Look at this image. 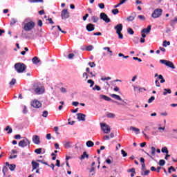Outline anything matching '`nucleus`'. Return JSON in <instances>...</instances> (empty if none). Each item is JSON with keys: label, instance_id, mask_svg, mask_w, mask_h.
I'll use <instances>...</instances> for the list:
<instances>
[{"label": "nucleus", "instance_id": "1", "mask_svg": "<svg viewBox=\"0 0 177 177\" xmlns=\"http://www.w3.org/2000/svg\"><path fill=\"white\" fill-rule=\"evenodd\" d=\"M22 26L24 31H31L35 27V23L31 18H26L22 22Z\"/></svg>", "mask_w": 177, "mask_h": 177}, {"label": "nucleus", "instance_id": "2", "mask_svg": "<svg viewBox=\"0 0 177 177\" xmlns=\"http://www.w3.org/2000/svg\"><path fill=\"white\" fill-rule=\"evenodd\" d=\"M15 68L17 71V73H24V71L27 68V66L26 64L23 63H17L15 64Z\"/></svg>", "mask_w": 177, "mask_h": 177}, {"label": "nucleus", "instance_id": "3", "mask_svg": "<svg viewBox=\"0 0 177 177\" xmlns=\"http://www.w3.org/2000/svg\"><path fill=\"white\" fill-rule=\"evenodd\" d=\"M33 89H34V91L35 92V93H37V95H42V93H45V88L38 87V86H37V84H35L33 85Z\"/></svg>", "mask_w": 177, "mask_h": 177}, {"label": "nucleus", "instance_id": "4", "mask_svg": "<svg viewBox=\"0 0 177 177\" xmlns=\"http://www.w3.org/2000/svg\"><path fill=\"white\" fill-rule=\"evenodd\" d=\"M162 15V10L160 9V8H158V9H156L153 11V12L152 13L151 17L153 19H157V18L160 17Z\"/></svg>", "mask_w": 177, "mask_h": 177}, {"label": "nucleus", "instance_id": "5", "mask_svg": "<svg viewBox=\"0 0 177 177\" xmlns=\"http://www.w3.org/2000/svg\"><path fill=\"white\" fill-rule=\"evenodd\" d=\"M160 63H162V64H165L167 67H170V68H175V65H174V63L171 61H167L165 59H160Z\"/></svg>", "mask_w": 177, "mask_h": 177}, {"label": "nucleus", "instance_id": "6", "mask_svg": "<svg viewBox=\"0 0 177 177\" xmlns=\"http://www.w3.org/2000/svg\"><path fill=\"white\" fill-rule=\"evenodd\" d=\"M100 125H101V129H102L104 133H110L111 131V129H110V126L104 123H100Z\"/></svg>", "mask_w": 177, "mask_h": 177}, {"label": "nucleus", "instance_id": "7", "mask_svg": "<svg viewBox=\"0 0 177 177\" xmlns=\"http://www.w3.org/2000/svg\"><path fill=\"white\" fill-rule=\"evenodd\" d=\"M30 143V140H28V139L25 138V139L21 140L18 145L19 147H27V146H28Z\"/></svg>", "mask_w": 177, "mask_h": 177}, {"label": "nucleus", "instance_id": "8", "mask_svg": "<svg viewBox=\"0 0 177 177\" xmlns=\"http://www.w3.org/2000/svg\"><path fill=\"white\" fill-rule=\"evenodd\" d=\"M100 19H101V20H103L104 21H105V23H110V21H111L110 18H109V16H107L106 15V13H104V12L100 13Z\"/></svg>", "mask_w": 177, "mask_h": 177}, {"label": "nucleus", "instance_id": "9", "mask_svg": "<svg viewBox=\"0 0 177 177\" xmlns=\"http://www.w3.org/2000/svg\"><path fill=\"white\" fill-rule=\"evenodd\" d=\"M31 106L35 109H39V107H41L42 104L37 100H34L31 102Z\"/></svg>", "mask_w": 177, "mask_h": 177}, {"label": "nucleus", "instance_id": "10", "mask_svg": "<svg viewBox=\"0 0 177 177\" xmlns=\"http://www.w3.org/2000/svg\"><path fill=\"white\" fill-rule=\"evenodd\" d=\"M61 17L62 19H68V17H70V13L68 12V11H67V10L64 9L62 11Z\"/></svg>", "mask_w": 177, "mask_h": 177}, {"label": "nucleus", "instance_id": "11", "mask_svg": "<svg viewBox=\"0 0 177 177\" xmlns=\"http://www.w3.org/2000/svg\"><path fill=\"white\" fill-rule=\"evenodd\" d=\"M86 29L87 30V31H88L89 32L94 31L95 30V25L92 24H88L86 26Z\"/></svg>", "mask_w": 177, "mask_h": 177}, {"label": "nucleus", "instance_id": "12", "mask_svg": "<svg viewBox=\"0 0 177 177\" xmlns=\"http://www.w3.org/2000/svg\"><path fill=\"white\" fill-rule=\"evenodd\" d=\"M32 142L35 145H39L41 143V140H39V136L35 135L32 137Z\"/></svg>", "mask_w": 177, "mask_h": 177}, {"label": "nucleus", "instance_id": "13", "mask_svg": "<svg viewBox=\"0 0 177 177\" xmlns=\"http://www.w3.org/2000/svg\"><path fill=\"white\" fill-rule=\"evenodd\" d=\"M32 171L34 172V171H35V169H38V168H39V163L35 162V160H32Z\"/></svg>", "mask_w": 177, "mask_h": 177}, {"label": "nucleus", "instance_id": "14", "mask_svg": "<svg viewBox=\"0 0 177 177\" xmlns=\"http://www.w3.org/2000/svg\"><path fill=\"white\" fill-rule=\"evenodd\" d=\"M114 29L116 30V34H118L122 31V24H119L114 27Z\"/></svg>", "mask_w": 177, "mask_h": 177}, {"label": "nucleus", "instance_id": "15", "mask_svg": "<svg viewBox=\"0 0 177 177\" xmlns=\"http://www.w3.org/2000/svg\"><path fill=\"white\" fill-rule=\"evenodd\" d=\"M77 115L78 121H85V118L86 117L85 114L79 113L77 114Z\"/></svg>", "mask_w": 177, "mask_h": 177}, {"label": "nucleus", "instance_id": "16", "mask_svg": "<svg viewBox=\"0 0 177 177\" xmlns=\"http://www.w3.org/2000/svg\"><path fill=\"white\" fill-rule=\"evenodd\" d=\"M170 136L172 139H177V129H174L171 133H170Z\"/></svg>", "mask_w": 177, "mask_h": 177}, {"label": "nucleus", "instance_id": "17", "mask_svg": "<svg viewBox=\"0 0 177 177\" xmlns=\"http://www.w3.org/2000/svg\"><path fill=\"white\" fill-rule=\"evenodd\" d=\"M32 62L33 64H41V59H39V58H38V57H34L32 59Z\"/></svg>", "mask_w": 177, "mask_h": 177}, {"label": "nucleus", "instance_id": "18", "mask_svg": "<svg viewBox=\"0 0 177 177\" xmlns=\"http://www.w3.org/2000/svg\"><path fill=\"white\" fill-rule=\"evenodd\" d=\"M129 129L130 131H133V132H135L136 135H139V133H140V129L136 127H130Z\"/></svg>", "mask_w": 177, "mask_h": 177}, {"label": "nucleus", "instance_id": "19", "mask_svg": "<svg viewBox=\"0 0 177 177\" xmlns=\"http://www.w3.org/2000/svg\"><path fill=\"white\" fill-rule=\"evenodd\" d=\"M63 145L66 149H70L71 148V142L70 141H63Z\"/></svg>", "mask_w": 177, "mask_h": 177}, {"label": "nucleus", "instance_id": "20", "mask_svg": "<svg viewBox=\"0 0 177 177\" xmlns=\"http://www.w3.org/2000/svg\"><path fill=\"white\" fill-rule=\"evenodd\" d=\"M151 30V26H148L147 28H144L141 32L142 33H145V34H149V32H150V31Z\"/></svg>", "mask_w": 177, "mask_h": 177}, {"label": "nucleus", "instance_id": "21", "mask_svg": "<svg viewBox=\"0 0 177 177\" xmlns=\"http://www.w3.org/2000/svg\"><path fill=\"white\" fill-rule=\"evenodd\" d=\"M111 96L113 99H115L116 100H120V102L122 101V99L121 98V97L117 94H111Z\"/></svg>", "mask_w": 177, "mask_h": 177}, {"label": "nucleus", "instance_id": "22", "mask_svg": "<svg viewBox=\"0 0 177 177\" xmlns=\"http://www.w3.org/2000/svg\"><path fill=\"white\" fill-rule=\"evenodd\" d=\"M4 131H6L7 133H12L13 132V129H12V127L10 126H7Z\"/></svg>", "mask_w": 177, "mask_h": 177}, {"label": "nucleus", "instance_id": "23", "mask_svg": "<svg viewBox=\"0 0 177 177\" xmlns=\"http://www.w3.org/2000/svg\"><path fill=\"white\" fill-rule=\"evenodd\" d=\"M103 50H106L108 52L109 56L113 55V50H110V47H104Z\"/></svg>", "mask_w": 177, "mask_h": 177}, {"label": "nucleus", "instance_id": "24", "mask_svg": "<svg viewBox=\"0 0 177 177\" xmlns=\"http://www.w3.org/2000/svg\"><path fill=\"white\" fill-rule=\"evenodd\" d=\"M168 93L169 94L172 93V91H171V89H169V88H165L164 89V92H163L164 96H167V95H168Z\"/></svg>", "mask_w": 177, "mask_h": 177}, {"label": "nucleus", "instance_id": "25", "mask_svg": "<svg viewBox=\"0 0 177 177\" xmlns=\"http://www.w3.org/2000/svg\"><path fill=\"white\" fill-rule=\"evenodd\" d=\"M86 145L87 147H93V146H95V143H93V142L91 140H88L86 142Z\"/></svg>", "mask_w": 177, "mask_h": 177}, {"label": "nucleus", "instance_id": "26", "mask_svg": "<svg viewBox=\"0 0 177 177\" xmlns=\"http://www.w3.org/2000/svg\"><path fill=\"white\" fill-rule=\"evenodd\" d=\"M91 20L93 23H97L99 21V17L96 16L91 17Z\"/></svg>", "mask_w": 177, "mask_h": 177}, {"label": "nucleus", "instance_id": "27", "mask_svg": "<svg viewBox=\"0 0 177 177\" xmlns=\"http://www.w3.org/2000/svg\"><path fill=\"white\" fill-rule=\"evenodd\" d=\"M84 158H89V155L86 153V152H84L82 155L80 160H84Z\"/></svg>", "mask_w": 177, "mask_h": 177}, {"label": "nucleus", "instance_id": "28", "mask_svg": "<svg viewBox=\"0 0 177 177\" xmlns=\"http://www.w3.org/2000/svg\"><path fill=\"white\" fill-rule=\"evenodd\" d=\"M171 45V42L167 41V40H165L162 44V46L165 48H167V46H169Z\"/></svg>", "mask_w": 177, "mask_h": 177}, {"label": "nucleus", "instance_id": "29", "mask_svg": "<svg viewBox=\"0 0 177 177\" xmlns=\"http://www.w3.org/2000/svg\"><path fill=\"white\" fill-rule=\"evenodd\" d=\"M88 84H90V88H92V86H93L95 85V82H93V80H88L87 81Z\"/></svg>", "mask_w": 177, "mask_h": 177}, {"label": "nucleus", "instance_id": "30", "mask_svg": "<svg viewBox=\"0 0 177 177\" xmlns=\"http://www.w3.org/2000/svg\"><path fill=\"white\" fill-rule=\"evenodd\" d=\"M16 23H17V19L12 18L10 21V26H14V24H16Z\"/></svg>", "mask_w": 177, "mask_h": 177}, {"label": "nucleus", "instance_id": "31", "mask_svg": "<svg viewBox=\"0 0 177 177\" xmlns=\"http://www.w3.org/2000/svg\"><path fill=\"white\" fill-rule=\"evenodd\" d=\"M106 117L108 118H114L115 117V115L114 113H109L106 115Z\"/></svg>", "mask_w": 177, "mask_h": 177}, {"label": "nucleus", "instance_id": "32", "mask_svg": "<svg viewBox=\"0 0 177 177\" xmlns=\"http://www.w3.org/2000/svg\"><path fill=\"white\" fill-rule=\"evenodd\" d=\"M35 153H36L37 154H41V153H42V148L35 149Z\"/></svg>", "mask_w": 177, "mask_h": 177}, {"label": "nucleus", "instance_id": "33", "mask_svg": "<svg viewBox=\"0 0 177 177\" xmlns=\"http://www.w3.org/2000/svg\"><path fill=\"white\" fill-rule=\"evenodd\" d=\"M162 153H166V154H168V148L167 147H164L162 148Z\"/></svg>", "mask_w": 177, "mask_h": 177}, {"label": "nucleus", "instance_id": "34", "mask_svg": "<svg viewBox=\"0 0 177 177\" xmlns=\"http://www.w3.org/2000/svg\"><path fill=\"white\" fill-rule=\"evenodd\" d=\"M127 32L129 34H130V35H133V34H134L133 30H132V28H129L127 29Z\"/></svg>", "mask_w": 177, "mask_h": 177}, {"label": "nucleus", "instance_id": "35", "mask_svg": "<svg viewBox=\"0 0 177 177\" xmlns=\"http://www.w3.org/2000/svg\"><path fill=\"white\" fill-rule=\"evenodd\" d=\"M15 169H16V165L12 164L9 167V169H10V171H13Z\"/></svg>", "mask_w": 177, "mask_h": 177}, {"label": "nucleus", "instance_id": "36", "mask_svg": "<svg viewBox=\"0 0 177 177\" xmlns=\"http://www.w3.org/2000/svg\"><path fill=\"white\" fill-rule=\"evenodd\" d=\"M100 86H99L98 85H95L94 87H93V91H100Z\"/></svg>", "mask_w": 177, "mask_h": 177}, {"label": "nucleus", "instance_id": "37", "mask_svg": "<svg viewBox=\"0 0 177 177\" xmlns=\"http://www.w3.org/2000/svg\"><path fill=\"white\" fill-rule=\"evenodd\" d=\"M135 20V17L133 16H129L127 17V21H133Z\"/></svg>", "mask_w": 177, "mask_h": 177}, {"label": "nucleus", "instance_id": "38", "mask_svg": "<svg viewBox=\"0 0 177 177\" xmlns=\"http://www.w3.org/2000/svg\"><path fill=\"white\" fill-rule=\"evenodd\" d=\"M152 156H156V148L154 147H151Z\"/></svg>", "mask_w": 177, "mask_h": 177}, {"label": "nucleus", "instance_id": "39", "mask_svg": "<svg viewBox=\"0 0 177 177\" xmlns=\"http://www.w3.org/2000/svg\"><path fill=\"white\" fill-rule=\"evenodd\" d=\"M150 174V170H146L144 173H141V175L146 176Z\"/></svg>", "mask_w": 177, "mask_h": 177}, {"label": "nucleus", "instance_id": "40", "mask_svg": "<svg viewBox=\"0 0 177 177\" xmlns=\"http://www.w3.org/2000/svg\"><path fill=\"white\" fill-rule=\"evenodd\" d=\"M159 165H160V167H162V166H164V165H165V160H160V161H159Z\"/></svg>", "mask_w": 177, "mask_h": 177}, {"label": "nucleus", "instance_id": "41", "mask_svg": "<svg viewBox=\"0 0 177 177\" xmlns=\"http://www.w3.org/2000/svg\"><path fill=\"white\" fill-rule=\"evenodd\" d=\"M48 111H44L43 112L42 117H44V118H46L48 117Z\"/></svg>", "mask_w": 177, "mask_h": 177}, {"label": "nucleus", "instance_id": "42", "mask_svg": "<svg viewBox=\"0 0 177 177\" xmlns=\"http://www.w3.org/2000/svg\"><path fill=\"white\" fill-rule=\"evenodd\" d=\"M156 97L154 96H151L149 100H148V103H153V101L155 100Z\"/></svg>", "mask_w": 177, "mask_h": 177}, {"label": "nucleus", "instance_id": "43", "mask_svg": "<svg viewBox=\"0 0 177 177\" xmlns=\"http://www.w3.org/2000/svg\"><path fill=\"white\" fill-rule=\"evenodd\" d=\"M30 2H31L32 3H34L35 2H40V3H42L44 2V0H29Z\"/></svg>", "mask_w": 177, "mask_h": 177}, {"label": "nucleus", "instance_id": "44", "mask_svg": "<svg viewBox=\"0 0 177 177\" xmlns=\"http://www.w3.org/2000/svg\"><path fill=\"white\" fill-rule=\"evenodd\" d=\"M111 80V77H102L101 78V81H109Z\"/></svg>", "mask_w": 177, "mask_h": 177}, {"label": "nucleus", "instance_id": "45", "mask_svg": "<svg viewBox=\"0 0 177 177\" xmlns=\"http://www.w3.org/2000/svg\"><path fill=\"white\" fill-rule=\"evenodd\" d=\"M117 34L118 35L119 39H124V35H122V33H121V32H119V33H117Z\"/></svg>", "mask_w": 177, "mask_h": 177}, {"label": "nucleus", "instance_id": "46", "mask_svg": "<svg viewBox=\"0 0 177 177\" xmlns=\"http://www.w3.org/2000/svg\"><path fill=\"white\" fill-rule=\"evenodd\" d=\"M176 21H177V17H176L174 19H172V20L170 21L171 26H172V24H174V23H176Z\"/></svg>", "mask_w": 177, "mask_h": 177}, {"label": "nucleus", "instance_id": "47", "mask_svg": "<svg viewBox=\"0 0 177 177\" xmlns=\"http://www.w3.org/2000/svg\"><path fill=\"white\" fill-rule=\"evenodd\" d=\"M119 12H120V11H118V9L112 10L113 15H118V13H119Z\"/></svg>", "mask_w": 177, "mask_h": 177}, {"label": "nucleus", "instance_id": "48", "mask_svg": "<svg viewBox=\"0 0 177 177\" xmlns=\"http://www.w3.org/2000/svg\"><path fill=\"white\" fill-rule=\"evenodd\" d=\"M88 65L90 66V67L93 68V67H96V64H95V62H89Z\"/></svg>", "mask_w": 177, "mask_h": 177}, {"label": "nucleus", "instance_id": "49", "mask_svg": "<svg viewBox=\"0 0 177 177\" xmlns=\"http://www.w3.org/2000/svg\"><path fill=\"white\" fill-rule=\"evenodd\" d=\"M37 162H41V164H44V165H48V163H46L45 161L43 160H37Z\"/></svg>", "mask_w": 177, "mask_h": 177}, {"label": "nucleus", "instance_id": "50", "mask_svg": "<svg viewBox=\"0 0 177 177\" xmlns=\"http://www.w3.org/2000/svg\"><path fill=\"white\" fill-rule=\"evenodd\" d=\"M121 153H122L123 157H127V156H128V153H127V152H125V151H124V149H122V150H121Z\"/></svg>", "mask_w": 177, "mask_h": 177}, {"label": "nucleus", "instance_id": "51", "mask_svg": "<svg viewBox=\"0 0 177 177\" xmlns=\"http://www.w3.org/2000/svg\"><path fill=\"white\" fill-rule=\"evenodd\" d=\"M98 7L100 8V9H104V3H99Z\"/></svg>", "mask_w": 177, "mask_h": 177}, {"label": "nucleus", "instance_id": "52", "mask_svg": "<svg viewBox=\"0 0 177 177\" xmlns=\"http://www.w3.org/2000/svg\"><path fill=\"white\" fill-rule=\"evenodd\" d=\"M23 113L24 114H27V113H28V111L27 110V106H24Z\"/></svg>", "mask_w": 177, "mask_h": 177}, {"label": "nucleus", "instance_id": "53", "mask_svg": "<svg viewBox=\"0 0 177 177\" xmlns=\"http://www.w3.org/2000/svg\"><path fill=\"white\" fill-rule=\"evenodd\" d=\"M133 60H137V61L139 62L140 63L142 62V59L138 58V57H133Z\"/></svg>", "mask_w": 177, "mask_h": 177}, {"label": "nucleus", "instance_id": "54", "mask_svg": "<svg viewBox=\"0 0 177 177\" xmlns=\"http://www.w3.org/2000/svg\"><path fill=\"white\" fill-rule=\"evenodd\" d=\"M93 50V46H87L86 48V50H89V51H91V50Z\"/></svg>", "mask_w": 177, "mask_h": 177}, {"label": "nucleus", "instance_id": "55", "mask_svg": "<svg viewBox=\"0 0 177 177\" xmlns=\"http://www.w3.org/2000/svg\"><path fill=\"white\" fill-rule=\"evenodd\" d=\"M15 84H16V79H12V80L10 82V85H15Z\"/></svg>", "mask_w": 177, "mask_h": 177}, {"label": "nucleus", "instance_id": "56", "mask_svg": "<svg viewBox=\"0 0 177 177\" xmlns=\"http://www.w3.org/2000/svg\"><path fill=\"white\" fill-rule=\"evenodd\" d=\"M155 84H156V86H158V88H160V82H158V79H156V80L155 81Z\"/></svg>", "mask_w": 177, "mask_h": 177}, {"label": "nucleus", "instance_id": "57", "mask_svg": "<svg viewBox=\"0 0 177 177\" xmlns=\"http://www.w3.org/2000/svg\"><path fill=\"white\" fill-rule=\"evenodd\" d=\"M60 91H61V92H62V93H66L67 92V90H66V88H64V87H62V88H60Z\"/></svg>", "mask_w": 177, "mask_h": 177}, {"label": "nucleus", "instance_id": "58", "mask_svg": "<svg viewBox=\"0 0 177 177\" xmlns=\"http://www.w3.org/2000/svg\"><path fill=\"white\" fill-rule=\"evenodd\" d=\"M78 104H80V102H72V105L75 106V107H77V106H78Z\"/></svg>", "mask_w": 177, "mask_h": 177}, {"label": "nucleus", "instance_id": "59", "mask_svg": "<svg viewBox=\"0 0 177 177\" xmlns=\"http://www.w3.org/2000/svg\"><path fill=\"white\" fill-rule=\"evenodd\" d=\"M74 54H73V53H71V54H69L68 55V59H73L74 58Z\"/></svg>", "mask_w": 177, "mask_h": 177}, {"label": "nucleus", "instance_id": "60", "mask_svg": "<svg viewBox=\"0 0 177 177\" xmlns=\"http://www.w3.org/2000/svg\"><path fill=\"white\" fill-rule=\"evenodd\" d=\"M138 19H140V20H145V17L143 15H138Z\"/></svg>", "mask_w": 177, "mask_h": 177}, {"label": "nucleus", "instance_id": "61", "mask_svg": "<svg viewBox=\"0 0 177 177\" xmlns=\"http://www.w3.org/2000/svg\"><path fill=\"white\" fill-rule=\"evenodd\" d=\"M143 91H146V88L138 87V92H143Z\"/></svg>", "mask_w": 177, "mask_h": 177}, {"label": "nucleus", "instance_id": "62", "mask_svg": "<svg viewBox=\"0 0 177 177\" xmlns=\"http://www.w3.org/2000/svg\"><path fill=\"white\" fill-rule=\"evenodd\" d=\"M51 138H52V136H50V133H48V134L46 135V139H47L48 140H50Z\"/></svg>", "mask_w": 177, "mask_h": 177}, {"label": "nucleus", "instance_id": "63", "mask_svg": "<svg viewBox=\"0 0 177 177\" xmlns=\"http://www.w3.org/2000/svg\"><path fill=\"white\" fill-rule=\"evenodd\" d=\"M21 136H20V134H17L15 136V139H21Z\"/></svg>", "mask_w": 177, "mask_h": 177}, {"label": "nucleus", "instance_id": "64", "mask_svg": "<svg viewBox=\"0 0 177 177\" xmlns=\"http://www.w3.org/2000/svg\"><path fill=\"white\" fill-rule=\"evenodd\" d=\"M55 165L56 167H60V160H57Z\"/></svg>", "mask_w": 177, "mask_h": 177}]
</instances>
